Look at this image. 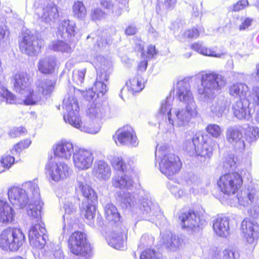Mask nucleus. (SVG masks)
<instances>
[{"instance_id":"nucleus-7","label":"nucleus","mask_w":259,"mask_h":259,"mask_svg":"<svg viewBox=\"0 0 259 259\" xmlns=\"http://www.w3.org/2000/svg\"><path fill=\"white\" fill-rule=\"evenodd\" d=\"M155 156L159 157V167L160 171L168 179L178 174L180 170L182 163L179 157L170 152L165 146H157Z\"/></svg>"},{"instance_id":"nucleus-21","label":"nucleus","mask_w":259,"mask_h":259,"mask_svg":"<svg viewBox=\"0 0 259 259\" xmlns=\"http://www.w3.org/2000/svg\"><path fill=\"white\" fill-rule=\"evenodd\" d=\"M171 97H167L164 101L162 102L159 109V112L165 116V118H167L168 122L173 127H185L189 124L188 121L183 123H180L177 120V117L175 116L176 111L180 110V108H175L171 111Z\"/></svg>"},{"instance_id":"nucleus-40","label":"nucleus","mask_w":259,"mask_h":259,"mask_svg":"<svg viewBox=\"0 0 259 259\" xmlns=\"http://www.w3.org/2000/svg\"><path fill=\"white\" fill-rule=\"evenodd\" d=\"M126 85L128 92L132 95L135 93L140 92L144 88L143 80L139 75L129 79V80L126 82Z\"/></svg>"},{"instance_id":"nucleus-61","label":"nucleus","mask_w":259,"mask_h":259,"mask_svg":"<svg viewBox=\"0 0 259 259\" xmlns=\"http://www.w3.org/2000/svg\"><path fill=\"white\" fill-rule=\"evenodd\" d=\"M26 132V130L23 127L13 128L10 131L9 135L12 138H16L22 135L25 133Z\"/></svg>"},{"instance_id":"nucleus-42","label":"nucleus","mask_w":259,"mask_h":259,"mask_svg":"<svg viewBox=\"0 0 259 259\" xmlns=\"http://www.w3.org/2000/svg\"><path fill=\"white\" fill-rule=\"evenodd\" d=\"M226 102L224 100L219 98L212 101L210 110L213 116L220 117L222 116L226 108Z\"/></svg>"},{"instance_id":"nucleus-10","label":"nucleus","mask_w":259,"mask_h":259,"mask_svg":"<svg viewBox=\"0 0 259 259\" xmlns=\"http://www.w3.org/2000/svg\"><path fill=\"white\" fill-rule=\"evenodd\" d=\"M25 240V235L21 229L8 227L0 234V247L7 251H17Z\"/></svg>"},{"instance_id":"nucleus-54","label":"nucleus","mask_w":259,"mask_h":259,"mask_svg":"<svg viewBox=\"0 0 259 259\" xmlns=\"http://www.w3.org/2000/svg\"><path fill=\"white\" fill-rule=\"evenodd\" d=\"M107 14L103 12L100 8H95L91 9L90 17L92 20L99 21L105 19Z\"/></svg>"},{"instance_id":"nucleus-47","label":"nucleus","mask_w":259,"mask_h":259,"mask_svg":"<svg viewBox=\"0 0 259 259\" xmlns=\"http://www.w3.org/2000/svg\"><path fill=\"white\" fill-rule=\"evenodd\" d=\"M193 50L196 51L198 53H200L203 55L214 57H221L222 54H217L215 51H212L210 49L206 48L203 46L202 44L199 43H195L191 46Z\"/></svg>"},{"instance_id":"nucleus-58","label":"nucleus","mask_w":259,"mask_h":259,"mask_svg":"<svg viewBox=\"0 0 259 259\" xmlns=\"http://www.w3.org/2000/svg\"><path fill=\"white\" fill-rule=\"evenodd\" d=\"M240 22L238 28L239 30L242 31L247 29L252 25L253 19L249 17H241Z\"/></svg>"},{"instance_id":"nucleus-14","label":"nucleus","mask_w":259,"mask_h":259,"mask_svg":"<svg viewBox=\"0 0 259 259\" xmlns=\"http://www.w3.org/2000/svg\"><path fill=\"white\" fill-rule=\"evenodd\" d=\"M41 47V41L29 30L23 31L19 41V48L22 53L28 56H34Z\"/></svg>"},{"instance_id":"nucleus-9","label":"nucleus","mask_w":259,"mask_h":259,"mask_svg":"<svg viewBox=\"0 0 259 259\" xmlns=\"http://www.w3.org/2000/svg\"><path fill=\"white\" fill-rule=\"evenodd\" d=\"M184 149L190 156L203 158V162L212 155V148L204 141V136L201 133H197L191 140H186L184 144Z\"/></svg>"},{"instance_id":"nucleus-19","label":"nucleus","mask_w":259,"mask_h":259,"mask_svg":"<svg viewBox=\"0 0 259 259\" xmlns=\"http://www.w3.org/2000/svg\"><path fill=\"white\" fill-rule=\"evenodd\" d=\"M94 160V154L90 150L80 148L76 150L73 155L74 166L78 171L90 168L92 166Z\"/></svg>"},{"instance_id":"nucleus-46","label":"nucleus","mask_w":259,"mask_h":259,"mask_svg":"<svg viewBox=\"0 0 259 259\" xmlns=\"http://www.w3.org/2000/svg\"><path fill=\"white\" fill-rule=\"evenodd\" d=\"M0 101L6 102L7 104H12L19 103L15 96L7 89L1 85L0 82Z\"/></svg>"},{"instance_id":"nucleus-53","label":"nucleus","mask_w":259,"mask_h":259,"mask_svg":"<svg viewBox=\"0 0 259 259\" xmlns=\"http://www.w3.org/2000/svg\"><path fill=\"white\" fill-rule=\"evenodd\" d=\"M85 73V68L73 71L72 73L73 81L77 84L81 85L83 82Z\"/></svg>"},{"instance_id":"nucleus-34","label":"nucleus","mask_w":259,"mask_h":259,"mask_svg":"<svg viewBox=\"0 0 259 259\" xmlns=\"http://www.w3.org/2000/svg\"><path fill=\"white\" fill-rule=\"evenodd\" d=\"M41 93L37 90H31L30 87L26 89L22 96L21 102L19 103H23L25 105H34L39 102L41 100Z\"/></svg>"},{"instance_id":"nucleus-49","label":"nucleus","mask_w":259,"mask_h":259,"mask_svg":"<svg viewBox=\"0 0 259 259\" xmlns=\"http://www.w3.org/2000/svg\"><path fill=\"white\" fill-rule=\"evenodd\" d=\"M259 137V128L257 127H248L245 132L246 141L249 143L255 142Z\"/></svg>"},{"instance_id":"nucleus-6","label":"nucleus","mask_w":259,"mask_h":259,"mask_svg":"<svg viewBox=\"0 0 259 259\" xmlns=\"http://www.w3.org/2000/svg\"><path fill=\"white\" fill-rule=\"evenodd\" d=\"M27 183H33L36 184L40 193L37 183L34 180L24 183L22 185L23 188L12 187L9 189L8 195L10 202L15 208L22 209L27 207L28 211L30 209V205H34V208H36L37 203L36 202V199L34 195L33 189H31L25 186ZM39 201L41 202L40 199Z\"/></svg>"},{"instance_id":"nucleus-17","label":"nucleus","mask_w":259,"mask_h":259,"mask_svg":"<svg viewBox=\"0 0 259 259\" xmlns=\"http://www.w3.org/2000/svg\"><path fill=\"white\" fill-rule=\"evenodd\" d=\"M46 169L51 179L58 182L70 177L72 169L65 163L50 162L46 166Z\"/></svg>"},{"instance_id":"nucleus-24","label":"nucleus","mask_w":259,"mask_h":259,"mask_svg":"<svg viewBox=\"0 0 259 259\" xmlns=\"http://www.w3.org/2000/svg\"><path fill=\"white\" fill-rule=\"evenodd\" d=\"M129 0H100L101 6L107 11V13L113 17L120 16L122 10L128 6Z\"/></svg>"},{"instance_id":"nucleus-64","label":"nucleus","mask_w":259,"mask_h":259,"mask_svg":"<svg viewBox=\"0 0 259 259\" xmlns=\"http://www.w3.org/2000/svg\"><path fill=\"white\" fill-rule=\"evenodd\" d=\"M248 5L247 0H241L237 2L234 5L233 10L234 11H239L245 8Z\"/></svg>"},{"instance_id":"nucleus-55","label":"nucleus","mask_w":259,"mask_h":259,"mask_svg":"<svg viewBox=\"0 0 259 259\" xmlns=\"http://www.w3.org/2000/svg\"><path fill=\"white\" fill-rule=\"evenodd\" d=\"M206 131L213 137L218 138L222 134L223 130L217 124H209L206 127Z\"/></svg>"},{"instance_id":"nucleus-31","label":"nucleus","mask_w":259,"mask_h":259,"mask_svg":"<svg viewBox=\"0 0 259 259\" xmlns=\"http://www.w3.org/2000/svg\"><path fill=\"white\" fill-rule=\"evenodd\" d=\"M74 148L71 142L64 140L56 144L54 149L55 155L64 159H69L74 154Z\"/></svg>"},{"instance_id":"nucleus-48","label":"nucleus","mask_w":259,"mask_h":259,"mask_svg":"<svg viewBox=\"0 0 259 259\" xmlns=\"http://www.w3.org/2000/svg\"><path fill=\"white\" fill-rule=\"evenodd\" d=\"M15 158L9 154L3 155L0 159V173L9 169L14 164Z\"/></svg>"},{"instance_id":"nucleus-56","label":"nucleus","mask_w":259,"mask_h":259,"mask_svg":"<svg viewBox=\"0 0 259 259\" xmlns=\"http://www.w3.org/2000/svg\"><path fill=\"white\" fill-rule=\"evenodd\" d=\"M237 161L238 159L234 155H230L226 157L224 163V167L228 170H234L237 167Z\"/></svg>"},{"instance_id":"nucleus-4","label":"nucleus","mask_w":259,"mask_h":259,"mask_svg":"<svg viewBox=\"0 0 259 259\" xmlns=\"http://www.w3.org/2000/svg\"><path fill=\"white\" fill-rule=\"evenodd\" d=\"M201 87L198 89V99L208 102L213 97L214 91L221 90L227 84L225 76L214 71H203L201 75Z\"/></svg>"},{"instance_id":"nucleus-22","label":"nucleus","mask_w":259,"mask_h":259,"mask_svg":"<svg viewBox=\"0 0 259 259\" xmlns=\"http://www.w3.org/2000/svg\"><path fill=\"white\" fill-rule=\"evenodd\" d=\"M243 130V128L241 126H235L228 128L226 132L228 142L238 150H243L245 147Z\"/></svg>"},{"instance_id":"nucleus-30","label":"nucleus","mask_w":259,"mask_h":259,"mask_svg":"<svg viewBox=\"0 0 259 259\" xmlns=\"http://www.w3.org/2000/svg\"><path fill=\"white\" fill-rule=\"evenodd\" d=\"M249 104L242 100L235 101L231 106V110L234 117L239 120L246 119L249 117Z\"/></svg>"},{"instance_id":"nucleus-35","label":"nucleus","mask_w":259,"mask_h":259,"mask_svg":"<svg viewBox=\"0 0 259 259\" xmlns=\"http://www.w3.org/2000/svg\"><path fill=\"white\" fill-rule=\"evenodd\" d=\"M126 239V235L124 231L114 232L108 239V243L112 247L121 249L124 247V243Z\"/></svg>"},{"instance_id":"nucleus-45","label":"nucleus","mask_w":259,"mask_h":259,"mask_svg":"<svg viewBox=\"0 0 259 259\" xmlns=\"http://www.w3.org/2000/svg\"><path fill=\"white\" fill-rule=\"evenodd\" d=\"M73 15L74 17L83 20L87 15V9L83 3L81 1H76L74 3L72 8Z\"/></svg>"},{"instance_id":"nucleus-39","label":"nucleus","mask_w":259,"mask_h":259,"mask_svg":"<svg viewBox=\"0 0 259 259\" xmlns=\"http://www.w3.org/2000/svg\"><path fill=\"white\" fill-rule=\"evenodd\" d=\"M107 91V84L95 81L91 89L87 91L86 98L89 100L92 99L96 94L98 97L103 96Z\"/></svg>"},{"instance_id":"nucleus-18","label":"nucleus","mask_w":259,"mask_h":259,"mask_svg":"<svg viewBox=\"0 0 259 259\" xmlns=\"http://www.w3.org/2000/svg\"><path fill=\"white\" fill-rule=\"evenodd\" d=\"M179 219L184 229L194 232L199 231V229L206 224L205 221L201 219L197 212L193 211L181 213Z\"/></svg>"},{"instance_id":"nucleus-43","label":"nucleus","mask_w":259,"mask_h":259,"mask_svg":"<svg viewBox=\"0 0 259 259\" xmlns=\"http://www.w3.org/2000/svg\"><path fill=\"white\" fill-rule=\"evenodd\" d=\"M55 82L50 79L41 80L37 83L38 90L44 96H49L53 91Z\"/></svg>"},{"instance_id":"nucleus-28","label":"nucleus","mask_w":259,"mask_h":259,"mask_svg":"<svg viewBox=\"0 0 259 259\" xmlns=\"http://www.w3.org/2000/svg\"><path fill=\"white\" fill-rule=\"evenodd\" d=\"M131 172L116 173L112 177L111 183L113 187L121 190H129L133 185V181L130 176Z\"/></svg>"},{"instance_id":"nucleus-57","label":"nucleus","mask_w":259,"mask_h":259,"mask_svg":"<svg viewBox=\"0 0 259 259\" xmlns=\"http://www.w3.org/2000/svg\"><path fill=\"white\" fill-rule=\"evenodd\" d=\"M31 142L29 139H26L21 142L17 144L12 149L11 152L13 155L19 153L23 149L29 147Z\"/></svg>"},{"instance_id":"nucleus-50","label":"nucleus","mask_w":259,"mask_h":259,"mask_svg":"<svg viewBox=\"0 0 259 259\" xmlns=\"http://www.w3.org/2000/svg\"><path fill=\"white\" fill-rule=\"evenodd\" d=\"M222 259H239L240 253L239 250L233 248H226L220 253Z\"/></svg>"},{"instance_id":"nucleus-26","label":"nucleus","mask_w":259,"mask_h":259,"mask_svg":"<svg viewBox=\"0 0 259 259\" xmlns=\"http://www.w3.org/2000/svg\"><path fill=\"white\" fill-rule=\"evenodd\" d=\"M92 172L94 177L99 181H107L111 175L110 165L103 160L95 161Z\"/></svg>"},{"instance_id":"nucleus-20","label":"nucleus","mask_w":259,"mask_h":259,"mask_svg":"<svg viewBox=\"0 0 259 259\" xmlns=\"http://www.w3.org/2000/svg\"><path fill=\"white\" fill-rule=\"evenodd\" d=\"M68 245L70 251L77 255L82 252H90V245L86 243L85 235L80 232H75L71 234Z\"/></svg>"},{"instance_id":"nucleus-2","label":"nucleus","mask_w":259,"mask_h":259,"mask_svg":"<svg viewBox=\"0 0 259 259\" xmlns=\"http://www.w3.org/2000/svg\"><path fill=\"white\" fill-rule=\"evenodd\" d=\"M116 199L123 208L134 210L137 206L141 210L144 219L157 225V221L163 218V215L156 203L151 199L143 198L138 203L133 194L125 191L116 193Z\"/></svg>"},{"instance_id":"nucleus-8","label":"nucleus","mask_w":259,"mask_h":259,"mask_svg":"<svg viewBox=\"0 0 259 259\" xmlns=\"http://www.w3.org/2000/svg\"><path fill=\"white\" fill-rule=\"evenodd\" d=\"M258 198V191L254 187L249 186L242 190L234 199L230 200V203L231 206L240 209L250 207V214L256 216L259 214Z\"/></svg>"},{"instance_id":"nucleus-62","label":"nucleus","mask_w":259,"mask_h":259,"mask_svg":"<svg viewBox=\"0 0 259 259\" xmlns=\"http://www.w3.org/2000/svg\"><path fill=\"white\" fill-rule=\"evenodd\" d=\"M109 76L107 75L106 72H97V76L96 78V81H99L101 83H107Z\"/></svg>"},{"instance_id":"nucleus-29","label":"nucleus","mask_w":259,"mask_h":259,"mask_svg":"<svg viewBox=\"0 0 259 259\" xmlns=\"http://www.w3.org/2000/svg\"><path fill=\"white\" fill-rule=\"evenodd\" d=\"M13 80L15 90L21 95L30 87V78L27 72H17L13 76Z\"/></svg>"},{"instance_id":"nucleus-27","label":"nucleus","mask_w":259,"mask_h":259,"mask_svg":"<svg viewBox=\"0 0 259 259\" xmlns=\"http://www.w3.org/2000/svg\"><path fill=\"white\" fill-rule=\"evenodd\" d=\"M86 112L91 119L98 120L104 118L108 114L109 107L106 104L94 103L90 105Z\"/></svg>"},{"instance_id":"nucleus-32","label":"nucleus","mask_w":259,"mask_h":259,"mask_svg":"<svg viewBox=\"0 0 259 259\" xmlns=\"http://www.w3.org/2000/svg\"><path fill=\"white\" fill-rule=\"evenodd\" d=\"M213 229L217 235L226 237L229 234V222L227 217H219L213 221Z\"/></svg>"},{"instance_id":"nucleus-16","label":"nucleus","mask_w":259,"mask_h":259,"mask_svg":"<svg viewBox=\"0 0 259 259\" xmlns=\"http://www.w3.org/2000/svg\"><path fill=\"white\" fill-rule=\"evenodd\" d=\"M113 138L117 144L121 145L136 147L139 143L136 132L128 125L117 130Z\"/></svg>"},{"instance_id":"nucleus-15","label":"nucleus","mask_w":259,"mask_h":259,"mask_svg":"<svg viewBox=\"0 0 259 259\" xmlns=\"http://www.w3.org/2000/svg\"><path fill=\"white\" fill-rule=\"evenodd\" d=\"M38 18L46 23L51 24L59 17L58 7L52 2H44L38 5L35 10Z\"/></svg>"},{"instance_id":"nucleus-13","label":"nucleus","mask_w":259,"mask_h":259,"mask_svg":"<svg viewBox=\"0 0 259 259\" xmlns=\"http://www.w3.org/2000/svg\"><path fill=\"white\" fill-rule=\"evenodd\" d=\"M242 177L237 172L221 176L218 185L221 192L228 195L234 194L242 185Z\"/></svg>"},{"instance_id":"nucleus-25","label":"nucleus","mask_w":259,"mask_h":259,"mask_svg":"<svg viewBox=\"0 0 259 259\" xmlns=\"http://www.w3.org/2000/svg\"><path fill=\"white\" fill-rule=\"evenodd\" d=\"M77 33L75 22L73 20L64 19L62 20L58 28V35L70 42L74 41V37Z\"/></svg>"},{"instance_id":"nucleus-12","label":"nucleus","mask_w":259,"mask_h":259,"mask_svg":"<svg viewBox=\"0 0 259 259\" xmlns=\"http://www.w3.org/2000/svg\"><path fill=\"white\" fill-rule=\"evenodd\" d=\"M240 230L245 244L252 251L259 238V225L255 221L245 218L241 223Z\"/></svg>"},{"instance_id":"nucleus-51","label":"nucleus","mask_w":259,"mask_h":259,"mask_svg":"<svg viewBox=\"0 0 259 259\" xmlns=\"http://www.w3.org/2000/svg\"><path fill=\"white\" fill-rule=\"evenodd\" d=\"M140 259H164L158 251L154 249H147L140 254Z\"/></svg>"},{"instance_id":"nucleus-37","label":"nucleus","mask_w":259,"mask_h":259,"mask_svg":"<svg viewBox=\"0 0 259 259\" xmlns=\"http://www.w3.org/2000/svg\"><path fill=\"white\" fill-rule=\"evenodd\" d=\"M249 92L247 84L243 83H235L229 88V94L234 97H239V100L245 99Z\"/></svg>"},{"instance_id":"nucleus-23","label":"nucleus","mask_w":259,"mask_h":259,"mask_svg":"<svg viewBox=\"0 0 259 259\" xmlns=\"http://www.w3.org/2000/svg\"><path fill=\"white\" fill-rule=\"evenodd\" d=\"M161 243L169 251H177L182 247L183 239L170 231H165L160 235Z\"/></svg>"},{"instance_id":"nucleus-41","label":"nucleus","mask_w":259,"mask_h":259,"mask_svg":"<svg viewBox=\"0 0 259 259\" xmlns=\"http://www.w3.org/2000/svg\"><path fill=\"white\" fill-rule=\"evenodd\" d=\"M105 216L110 222H117L120 220V215L117 208L113 204L109 203L104 207Z\"/></svg>"},{"instance_id":"nucleus-60","label":"nucleus","mask_w":259,"mask_h":259,"mask_svg":"<svg viewBox=\"0 0 259 259\" xmlns=\"http://www.w3.org/2000/svg\"><path fill=\"white\" fill-rule=\"evenodd\" d=\"M52 252L54 257L57 259H64V255L60 245L53 244Z\"/></svg>"},{"instance_id":"nucleus-33","label":"nucleus","mask_w":259,"mask_h":259,"mask_svg":"<svg viewBox=\"0 0 259 259\" xmlns=\"http://www.w3.org/2000/svg\"><path fill=\"white\" fill-rule=\"evenodd\" d=\"M15 212L13 208L5 200H0V223L7 225L14 220Z\"/></svg>"},{"instance_id":"nucleus-63","label":"nucleus","mask_w":259,"mask_h":259,"mask_svg":"<svg viewBox=\"0 0 259 259\" xmlns=\"http://www.w3.org/2000/svg\"><path fill=\"white\" fill-rule=\"evenodd\" d=\"M110 42V40L109 39H107L104 37H99L97 40L96 45L98 48L101 49L105 47L106 46H108Z\"/></svg>"},{"instance_id":"nucleus-5","label":"nucleus","mask_w":259,"mask_h":259,"mask_svg":"<svg viewBox=\"0 0 259 259\" xmlns=\"http://www.w3.org/2000/svg\"><path fill=\"white\" fill-rule=\"evenodd\" d=\"M63 107L65 111L64 119L73 127L79 129L80 131L91 134H96L100 130V125L98 123L93 126L82 125L80 117L78 116L79 107L76 100L73 95H68L63 102Z\"/></svg>"},{"instance_id":"nucleus-59","label":"nucleus","mask_w":259,"mask_h":259,"mask_svg":"<svg viewBox=\"0 0 259 259\" xmlns=\"http://www.w3.org/2000/svg\"><path fill=\"white\" fill-rule=\"evenodd\" d=\"M184 35L187 38H197L199 35V30L197 28L193 27L187 30Z\"/></svg>"},{"instance_id":"nucleus-36","label":"nucleus","mask_w":259,"mask_h":259,"mask_svg":"<svg viewBox=\"0 0 259 259\" xmlns=\"http://www.w3.org/2000/svg\"><path fill=\"white\" fill-rule=\"evenodd\" d=\"M111 164L117 173L131 172L132 169L131 166L125 163L121 156H111L109 159Z\"/></svg>"},{"instance_id":"nucleus-38","label":"nucleus","mask_w":259,"mask_h":259,"mask_svg":"<svg viewBox=\"0 0 259 259\" xmlns=\"http://www.w3.org/2000/svg\"><path fill=\"white\" fill-rule=\"evenodd\" d=\"M56 58L49 56L40 59L38 64V70L44 74H50L54 70L56 66Z\"/></svg>"},{"instance_id":"nucleus-3","label":"nucleus","mask_w":259,"mask_h":259,"mask_svg":"<svg viewBox=\"0 0 259 259\" xmlns=\"http://www.w3.org/2000/svg\"><path fill=\"white\" fill-rule=\"evenodd\" d=\"M176 96L178 100L185 105L184 108H181L175 112V116L180 123L188 121L197 117L198 106L194 100L191 87L186 79L178 81L176 87Z\"/></svg>"},{"instance_id":"nucleus-44","label":"nucleus","mask_w":259,"mask_h":259,"mask_svg":"<svg viewBox=\"0 0 259 259\" xmlns=\"http://www.w3.org/2000/svg\"><path fill=\"white\" fill-rule=\"evenodd\" d=\"M49 47L54 51L62 53H71L73 50L68 44L60 40L52 41L49 45Z\"/></svg>"},{"instance_id":"nucleus-1","label":"nucleus","mask_w":259,"mask_h":259,"mask_svg":"<svg viewBox=\"0 0 259 259\" xmlns=\"http://www.w3.org/2000/svg\"><path fill=\"white\" fill-rule=\"evenodd\" d=\"M25 186L30 189H33L34 195L36 199V208L34 205H30V209L28 211V215L34 220V224L32 225L28 233L30 244L34 247L42 248L46 243L48 236L46 234V229L40 221V212L42 203L39 201V192L36 184L33 183H27Z\"/></svg>"},{"instance_id":"nucleus-11","label":"nucleus","mask_w":259,"mask_h":259,"mask_svg":"<svg viewBox=\"0 0 259 259\" xmlns=\"http://www.w3.org/2000/svg\"><path fill=\"white\" fill-rule=\"evenodd\" d=\"M76 190L80 191L86 199L82 202L80 209L85 218L92 222L95 215V204L97 201V196L92 188L81 182H78Z\"/></svg>"},{"instance_id":"nucleus-52","label":"nucleus","mask_w":259,"mask_h":259,"mask_svg":"<svg viewBox=\"0 0 259 259\" xmlns=\"http://www.w3.org/2000/svg\"><path fill=\"white\" fill-rule=\"evenodd\" d=\"M65 214L63 216L64 221L71 218V215H73L76 209V206L74 205L71 201L66 202L64 206Z\"/></svg>"}]
</instances>
